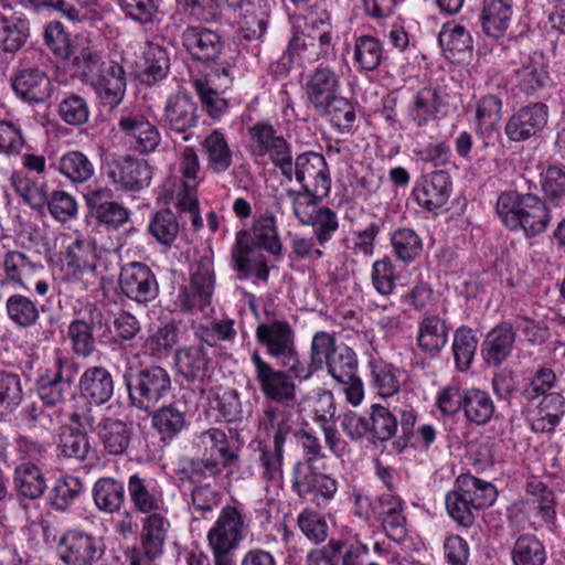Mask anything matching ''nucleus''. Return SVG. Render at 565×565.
Instances as JSON below:
<instances>
[{
    "instance_id": "obj_31",
    "label": "nucleus",
    "mask_w": 565,
    "mask_h": 565,
    "mask_svg": "<svg viewBox=\"0 0 565 565\" xmlns=\"http://www.w3.org/2000/svg\"><path fill=\"white\" fill-rule=\"evenodd\" d=\"M513 8V0H483L480 17L483 32L491 38H502L510 26Z\"/></svg>"
},
{
    "instance_id": "obj_11",
    "label": "nucleus",
    "mask_w": 565,
    "mask_h": 565,
    "mask_svg": "<svg viewBox=\"0 0 565 565\" xmlns=\"http://www.w3.org/2000/svg\"><path fill=\"white\" fill-rule=\"evenodd\" d=\"M548 120V106L536 102L519 108L505 122L504 134L510 141L522 142L537 136Z\"/></svg>"
},
{
    "instance_id": "obj_64",
    "label": "nucleus",
    "mask_w": 565,
    "mask_h": 565,
    "mask_svg": "<svg viewBox=\"0 0 565 565\" xmlns=\"http://www.w3.org/2000/svg\"><path fill=\"white\" fill-rule=\"evenodd\" d=\"M190 286L195 292H199V297L202 299H211L215 287L214 268L211 258L201 257L194 263L190 274Z\"/></svg>"
},
{
    "instance_id": "obj_53",
    "label": "nucleus",
    "mask_w": 565,
    "mask_h": 565,
    "mask_svg": "<svg viewBox=\"0 0 565 565\" xmlns=\"http://www.w3.org/2000/svg\"><path fill=\"white\" fill-rule=\"evenodd\" d=\"M439 107L438 92L431 87H424L414 95L408 114L418 126H423L436 117Z\"/></svg>"
},
{
    "instance_id": "obj_4",
    "label": "nucleus",
    "mask_w": 565,
    "mask_h": 565,
    "mask_svg": "<svg viewBox=\"0 0 565 565\" xmlns=\"http://www.w3.org/2000/svg\"><path fill=\"white\" fill-rule=\"evenodd\" d=\"M247 149L252 157L264 158L268 156L286 179H292L290 146L274 126L266 121H258L247 129Z\"/></svg>"
},
{
    "instance_id": "obj_40",
    "label": "nucleus",
    "mask_w": 565,
    "mask_h": 565,
    "mask_svg": "<svg viewBox=\"0 0 565 565\" xmlns=\"http://www.w3.org/2000/svg\"><path fill=\"white\" fill-rule=\"evenodd\" d=\"M93 499L102 512H118L125 502L124 484L111 477L99 478L93 488Z\"/></svg>"
},
{
    "instance_id": "obj_37",
    "label": "nucleus",
    "mask_w": 565,
    "mask_h": 565,
    "mask_svg": "<svg viewBox=\"0 0 565 565\" xmlns=\"http://www.w3.org/2000/svg\"><path fill=\"white\" fill-rule=\"evenodd\" d=\"M455 490L461 493L476 511L492 505L497 499L495 487L472 475H461L456 480Z\"/></svg>"
},
{
    "instance_id": "obj_18",
    "label": "nucleus",
    "mask_w": 565,
    "mask_h": 565,
    "mask_svg": "<svg viewBox=\"0 0 565 565\" xmlns=\"http://www.w3.org/2000/svg\"><path fill=\"white\" fill-rule=\"evenodd\" d=\"M232 258L234 268L241 274V277L246 278L255 275L259 280H268L269 268L267 262L262 254L255 252L250 235L247 232L241 231L237 233Z\"/></svg>"
},
{
    "instance_id": "obj_41",
    "label": "nucleus",
    "mask_w": 565,
    "mask_h": 565,
    "mask_svg": "<svg viewBox=\"0 0 565 565\" xmlns=\"http://www.w3.org/2000/svg\"><path fill=\"white\" fill-rule=\"evenodd\" d=\"M260 478L268 486L281 487L284 480L285 449L260 441L258 444Z\"/></svg>"
},
{
    "instance_id": "obj_21",
    "label": "nucleus",
    "mask_w": 565,
    "mask_h": 565,
    "mask_svg": "<svg viewBox=\"0 0 565 565\" xmlns=\"http://www.w3.org/2000/svg\"><path fill=\"white\" fill-rule=\"evenodd\" d=\"M12 88L22 100L30 104L44 103L53 92L50 77L38 67L20 70L12 77Z\"/></svg>"
},
{
    "instance_id": "obj_44",
    "label": "nucleus",
    "mask_w": 565,
    "mask_h": 565,
    "mask_svg": "<svg viewBox=\"0 0 565 565\" xmlns=\"http://www.w3.org/2000/svg\"><path fill=\"white\" fill-rule=\"evenodd\" d=\"M494 412L495 406L488 392L471 388L463 393V414L469 422L484 425L490 422Z\"/></svg>"
},
{
    "instance_id": "obj_39",
    "label": "nucleus",
    "mask_w": 565,
    "mask_h": 565,
    "mask_svg": "<svg viewBox=\"0 0 565 565\" xmlns=\"http://www.w3.org/2000/svg\"><path fill=\"white\" fill-rule=\"evenodd\" d=\"M206 169L215 174L226 172L233 164V151L224 134L213 130L202 141Z\"/></svg>"
},
{
    "instance_id": "obj_45",
    "label": "nucleus",
    "mask_w": 565,
    "mask_h": 565,
    "mask_svg": "<svg viewBox=\"0 0 565 565\" xmlns=\"http://www.w3.org/2000/svg\"><path fill=\"white\" fill-rule=\"evenodd\" d=\"M526 196L527 193L514 190L504 191L498 196L495 212L501 223L511 232H519Z\"/></svg>"
},
{
    "instance_id": "obj_1",
    "label": "nucleus",
    "mask_w": 565,
    "mask_h": 565,
    "mask_svg": "<svg viewBox=\"0 0 565 565\" xmlns=\"http://www.w3.org/2000/svg\"><path fill=\"white\" fill-rule=\"evenodd\" d=\"M255 369V380L263 395L277 404L294 405L297 399L296 380H309V372L303 367V360L278 362L284 369H275L266 361L258 349L250 353Z\"/></svg>"
},
{
    "instance_id": "obj_50",
    "label": "nucleus",
    "mask_w": 565,
    "mask_h": 565,
    "mask_svg": "<svg viewBox=\"0 0 565 565\" xmlns=\"http://www.w3.org/2000/svg\"><path fill=\"white\" fill-rule=\"evenodd\" d=\"M511 557L513 565H544L546 551L535 535L522 534L513 544Z\"/></svg>"
},
{
    "instance_id": "obj_48",
    "label": "nucleus",
    "mask_w": 565,
    "mask_h": 565,
    "mask_svg": "<svg viewBox=\"0 0 565 565\" xmlns=\"http://www.w3.org/2000/svg\"><path fill=\"white\" fill-rule=\"evenodd\" d=\"M337 347L335 337L327 331H318L313 334L310 344V361L303 360V367H307L309 377L317 371H321L330 359L335 354Z\"/></svg>"
},
{
    "instance_id": "obj_3",
    "label": "nucleus",
    "mask_w": 565,
    "mask_h": 565,
    "mask_svg": "<svg viewBox=\"0 0 565 565\" xmlns=\"http://www.w3.org/2000/svg\"><path fill=\"white\" fill-rule=\"evenodd\" d=\"M0 268L2 284L18 290L29 291L34 287L36 295L43 297L50 291L44 266L20 250L3 254Z\"/></svg>"
},
{
    "instance_id": "obj_17",
    "label": "nucleus",
    "mask_w": 565,
    "mask_h": 565,
    "mask_svg": "<svg viewBox=\"0 0 565 565\" xmlns=\"http://www.w3.org/2000/svg\"><path fill=\"white\" fill-rule=\"evenodd\" d=\"M127 488L130 502L137 512L149 515L160 513L163 509V492L154 479L134 473L128 479Z\"/></svg>"
},
{
    "instance_id": "obj_7",
    "label": "nucleus",
    "mask_w": 565,
    "mask_h": 565,
    "mask_svg": "<svg viewBox=\"0 0 565 565\" xmlns=\"http://www.w3.org/2000/svg\"><path fill=\"white\" fill-rule=\"evenodd\" d=\"M246 523L242 512L233 505L222 508L207 532V542L213 555H232L245 537Z\"/></svg>"
},
{
    "instance_id": "obj_42",
    "label": "nucleus",
    "mask_w": 565,
    "mask_h": 565,
    "mask_svg": "<svg viewBox=\"0 0 565 565\" xmlns=\"http://www.w3.org/2000/svg\"><path fill=\"white\" fill-rule=\"evenodd\" d=\"M525 492L531 497L536 515L552 530L556 520L555 494L553 490L540 479L532 478L525 484Z\"/></svg>"
},
{
    "instance_id": "obj_43",
    "label": "nucleus",
    "mask_w": 565,
    "mask_h": 565,
    "mask_svg": "<svg viewBox=\"0 0 565 565\" xmlns=\"http://www.w3.org/2000/svg\"><path fill=\"white\" fill-rule=\"evenodd\" d=\"M4 308L9 320L19 328H31L40 319V310L36 302L22 294L9 296Z\"/></svg>"
},
{
    "instance_id": "obj_52",
    "label": "nucleus",
    "mask_w": 565,
    "mask_h": 565,
    "mask_svg": "<svg viewBox=\"0 0 565 565\" xmlns=\"http://www.w3.org/2000/svg\"><path fill=\"white\" fill-rule=\"evenodd\" d=\"M169 71V57L167 52L158 44H148L143 52L141 65V82L152 85L163 79Z\"/></svg>"
},
{
    "instance_id": "obj_30",
    "label": "nucleus",
    "mask_w": 565,
    "mask_h": 565,
    "mask_svg": "<svg viewBox=\"0 0 565 565\" xmlns=\"http://www.w3.org/2000/svg\"><path fill=\"white\" fill-rule=\"evenodd\" d=\"M151 425L161 440H172L189 425L185 404L174 401L153 411Z\"/></svg>"
},
{
    "instance_id": "obj_10",
    "label": "nucleus",
    "mask_w": 565,
    "mask_h": 565,
    "mask_svg": "<svg viewBox=\"0 0 565 565\" xmlns=\"http://www.w3.org/2000/svg\"><path fill=\"white\" fill-rule=\"evenodd\" d=\"M199 118L198 105L188 93L178 92L168 97L163 121L171 132L181 135L182 140H192V129L198 126Z\"/></svg>"
},
{
    "instance_id": "obj_12",
    "label": "nucleus",
    "mask_w": 565,
    "mask_h": 565,
    "mask_svg": "<svg viewBox=\"0 0 565 565\" xmlns=\"http://www.w3.org/2000/svg\"><path fill=\"white\" fill-rule=\"evenodd\" d=\"M107 178L118 189L138 192L150 184L151 167L143 159L125 156L108 163Z\"/></svg>"
},
{
    "instance_id": "obj_29",
    "label": "nucleus",
    "mask_w": 565,
    "mask_h": 565,
    "mask_svg": "<svg viewBox=\"0 0 565 565\" xmlns=\"http://www.w3.org/2000/svg\"><path fill=\"white\" fill-rule=\"evenodd\" d=\"M515 342V332L511 323L502 322L486 337L481 353L487 364L499 366L511 354Z\"/></svg>"
},
{
    "instance_id": "obj_15",
    "label": "nucleus",
    "mask_w": 565,
    "mask_h": 565,
    "mask_svg": "<svg viewBox=\"0 0 565 565\" xmlns=\"http://www.w3.org/2000/svg\"><path fill=\"white\" fill-rule=\"evenodd\" d=\"M103 550L96 537L79 531H68L60 542V557L67 565H92Z\"/></svg>"
},
{
    "instance_id": "obj_16",
    "label": "nucleus",
    "mask_w": 565,
    "mask_h": 565,
    "mask_svg": "<svg viewBox=\"0 0 565 565\" xmlns=\"http://www.w3.org/2000/svg\"><path fill=\"white\" fill-rule=\"evenodd\" d=\"M90 85L104 106H118L125 97L127 86L124 66L116 61H107Z\"/></svg>"
},
{
    "instance_id": "obj_60",
    "label": "nucleus",
    "mask_w": 565,
    "mask_h": 565,
    "mask_svg": "<svg viewBox=\"0 0 565 565\" xmlns=\"http://www.w3.org/2000/svg\"><path fill=\"white\" fill-rule=\"evenodd\" d=\"M391 243L398 260L412 263L418 258L423 252V242L412 228H398L391 237Z\"/></svg>"
},
{
    "instance_id": "obj_51",
    "label": "nucleus",
    "mask_w": 565,
    "mask_h": 565,
    "mask_svg": "<svg viewBox=\"0 0 565 565\" xmlns=\"http://www.w3.org/2000/svg\"><path fill=\"white\" fill-rule=\"evenodd\" d=\"M180 222L169 209L160 210L148 224L149 234L162 246L171 247L180 232Z\"/></svg>"
},
{
    "instance_id": "obj_61",
    "label": "nucleus",
    "mask_w": 565,
    "mask_h": 565,
    "mask_svg": "<svg viewBox=\"0 0 565 565\" xmlns=\"http://www.w3.org/2000/svg\"><path fill=\"white\" fill-rule=\"evenodd\" d=\"M544 201L557 206L565 202V167L550 166L541 173Z\"/></svg>"
},
{
    "instance_id": "obj_6",
    "label": "nucleus",
    "mask_w": 565,
    "mask_h": 565,
    "mask_svg": "<svg viewBox=\"0 0 565 565\" xmlns=\"http://www.w3.org/2000/svg\"><path fill=\"white\" fill-rule=\"evenodd\" d=\"M255 339L265 349L267 355L277 362L302 360L296 345L295 330L285 319L258 323L255 329Z\"/></svg>"
},
{
    "instance_id": "obj_20",
    "label": "nucleus",
    "mask_w": 565,
    "mask_h": 565,
    "mask_svg": "<svg viewBox=\"0 0 565 565\" xmlns=\"http://www.w3.org/2000/svg\"><path fill=\"white\" fill-rule=\"evenodd\" d=\"M86 204L96 220L108 228L117 230L128 222L129 211L113 200L109 189H97L87 192Z\"/></svg>"
},
{
    "instance_id": "obj_25",
    "label": "nucleus",
    "mask_w": 565,
    "mask_h": 565,
    "mask_svg": "<svg viewBox=\"0 0 565 565\" xmlns=\"http://www.w3.org/2000/svg\"><path fill=\"white\" fill-rule=\"evenodd\" d=\"M450 178L443 170L425 175L414 189L416 202L424 209L433 211L441 207L450 195Z\"/></svg>"
},
{
    "instance_id": "obj_8",
    "label": "nucleus",
    "mask_w": 565,
    "mask_h": 565,
    "mask_svg": "<svg viewBox=\"0 0 565 565\" xmlns=\"http://www.w3.org/2000/svg\"><path fill=\"white\" fill-rule=\"evenodd\" d=\"M170 522L163 513L149 514L142 520L140 548L130 555V565H157L154 559L163 554Z\"/></svg>"
},
{
    "instance_id": "obj_32",
    "label": "nucleus",
    "mask_w": 565,
    "mask_h": 565,
    "mask_svg": "<svg viewBox=\"0 0 565 565\" xmlns=\"http://www.w3.org/2000/svg\"><path fill=\"white\" fill-rule=\"evenodd\" d=\"M100 312L90 308L89 319H74L67 328V337L71 341L72 351L75 355L87 358L96 350L93 330L96 323H100Z\"/></svg>"
},
{
    "instance_id": "obj_36",
    "label": "nucleus",
    "mask_w": 565,
    "mask_h": 565,
    "mask_svg": "<svg viewBox=\"0 0 565 565\" xmlns=\"http://www.w3.org/2000/svg\"><path fill=\"white\" fill-rule=\"evenodd\" d=\"M43 471L33 462H22L14 468L13 489L29 500L40 499L46 490Z\"/></svg>"
},
{
    "instance_id": "obj_57",
    "label": "nucleus",
    "mask_w": 565,
    "mask_h": 565,
    "mask_svg": "<svg viewBox=\"0 0 565 565\" xmlns=\"http://www.w3.org/2000/svg\"><path fill=\"white\" fill-rule=\"evenodd\" d=\"M255 252L264 248L273 255H280L282 245L278 237L276 220L273 215L260 216L253 226V237Z\"/></svg>"
},
{
    "instance_id": "obj_23",
    "label": "nucleus",
    "mask_w": 565,
    "mask_h": 565,
    "mask_svg": "<svg viewBox=\"0 0 565 565\" xmlns=\"http://www.w3.org/2000/svg\"><path fill=\"white\" fill-rule=\"evenodd\" d=\"M374 512L387 537L397 543L406 537L407 521L401 498L391 493L382 494L377 499Z\"/></svg>"
},
{
    "instance_id": "obj_27",
    "label": "nucleus",
    "mask_w": 565,
    "mask_h": 565,
    "mask_svg": "<svg viewBox=\"0 0 565 565\" xmlns=\"http://www.w3.org/2000/svg\"><path fill=\"white\" fill-rule=\"evenodd\" d=\"M97 435L108 455L122 456L132 439V424L115 417H104L98 424Z\"/></svg>"
},
{
    "instance_id": "obj_34",
    "label": "nucleus",
    "mask_w": 565,
    "mask_h": 565,
    "mask_svg": "<svg viewBox=\"0 0 565 565\" xmlns=\"http://www.w3.org/2000/svg\"><path fill=\"white\" fill-rule=\"evenodd\" d=\"M97 260V244L90 237H77L66 247L65 264L76 277L95 270Z\"/></svg>"
},
{
    "instance_id": "obj_55",
    "label": "nucleus",
    "mask_w": 565,
    "mask_h": 565,
    "mask_svg": "<svg viewBox=\"0 0 565 565\" xmlns=\"http://www.w3.org/2000/svg\"><path fill=\"white\" fill-rule=\"evenodd\" d=\"M477 347L478 339L469 327L461 326L454 332L451 350L456 366L460 372L470 367Z\"/></svg>"
},
{
    "instance_id": "obj_28",
    "label": "nucleus",
    "mask_w": 565,
    "mask_h": 565,
    "mask_svg": "<svg viewBox=\"0 0 565 565\" xmlns=\"http://www.w3.org/2000/svg\"><path fill=\"white\" fill-rule=\"evenodd\" d=\"M449 326L439 316L430 315L418 323L416 343L428 358L435 359L448 342Z\"/></svg>"
},
{
    "instance_id": "obj_62",
    "label": "nucleus",
    "mask_w": 565,
    "mask_h": 565,
    "mask_svg": "<svg viewBox=\"0 0 565 565\" xmlns=\"http://www.w3.org/2000/svg\"><path fill=\"white\" fill-rule=\"evenodd\" d=\"M358 364L355 352L351 348L342 345L324 366L335 382L348 383L356 375Z\"/></svg>"
},
{
    "instance_id": "obj_24",
    "label": "nucleus",
    "mask_w": 565,
    "mask_h": 565,
    "mask_svg": "<svg viewBox=\"0 0 565 565\" xmlns=\"http://www.w3.org/2000/svg\"><path fill=\"white\" fill-rule=\"evenodd\" d=\"M212 364V359L203 344L179 348L174 354L177 373L186 382H203Z\"/></svg>"
},
{
    "instance_id": "obj_38",
    "label": "nucleus",
    "mask_w": 565,
    "mask_h": 565,
    "mask_svg": "<svg viewBox=\"0 0 565 565\" xmlns=\"http://www.w3.org/2000/svg\"><path fill=\"white\" fill-rule=\"evenodd\" d=\"M515 73L521 89L526 94H533L550 83L547 64L540 52L527 55Z\"/></svg>"
},
{
    "instance_id": "obj_13",
    "label": "nucleus",
    "mask_w": 565,
    "mask_h": 565,
    "mask_svg": "<svg viewBox=\"0 0 565 565\" xmlns=\"http://www.w3.org/2000/svg\"><path fill=\"white\" fill-rule=\"evenodd\" d=\"M306 191L327 196L331 188L329 168L324 157L317 152L301 153L292 164V175Z\"/></svg>"
},
{
    "instance_id": "obj_19",
    "label": "nucleus",
    "mask_w": 565,
    "mask_h": 565,
    "mask_svg": "<svg viewBox=\"0 0 565 565\" xmlns=\"http://www.w3.org/2000/svg\"><path fill=\"white\" fill-rule=\"evenodd\" d=\"M340 76L329 66L319 65L307 77L306 95L316 110H322L339 95Z\"/></svg>"
},
{
    "instance_id": "obj_58",
    "label": "nucleus",
    "mask_w": 565,
    "mask_h": 565,
    "mask_svg": "<svg viewBox=\"0 0 565 565\" xmlns=\"http://www.w3.org/2000/svg\"><path fill=\"white\" fill-rule=\"evenodd\" d=\"M228 465L224 459H217L215 452L209 456L205 452L201 459L191 460L184 472L191 483L202 486L214 480Z\"/></svg>"
},
{
    "instance_id": "obj_2",
    "label": "nucleus",
    "mask_w": 565,
    "mask_h": 565,
    "mask_svg": "<svg viewBox=\"0 0 565 565\" xmlns=\"http://www.w3.org/2000/svg\"><path fill=\"white\" fill-rule=\"evenodd\" d=\"M124 381L130 404L145 412L153 409L172 386L169 372L158 365L147 366L135 374L126 372Z\"/></svg>"
},
{
    "instance_id": "obj_35",
    "label": "nucleus",
    "mask_w": 565,
    "mask_h": 565,
    "mask_svg": "<svg viewBox=\"0 0 565 565\" xmlns=\"http://www.w3.org/2000/svg\"><path fill=\"white\" fill-rule=\"evenodd\" d=\"M259 428L271 436V445L285 449L289 435L294 433L291 414L282 407L268 404L263 409Z\"/></svg>"
},
{
    "instance_id": "obj_47",
    "label": "nucleus",
    "mask_w": 565,
    "mask_h": 565,
    "mask_svg": "<svg viewBox=\"0 0 565 565\" xmlns=\"http://www.w3.org/2000/svg\"><path fill=\"white\" fill-rule=\"evenodd\" d=\"M502 116V100L495 95L482 96L476 104L477 132L487 137L498 129Z\"/></svg>"
},
{
    "instance_id": "obj_49",
    "label": "nucleus",
    "mask_w": 565,
    "mask_h": 565,
    "mask_svg": "<svg viewBox=\"0 0 565 565\" xmlns=\"http://www.w3.org/2000/svg\"><path fill=\"white\" fill-rule=\"evenodd\" d=\"M384 57L381 41L372 35H361L354 41L353 60L360 71L373 72L379 68Z\"/></svg>"
},
{
    "instance_id": "obj_26",
    "label": "nucleus",
    "mask_w": 565,
    "mask_h": 565,
    "mask_svg": "<svg viewBox=\"0 0 565 565\" xmlns=\"http://www.w3.org/2000/svg\"><path fill=\"white\" fill-rule=\"evenodd\" d=\"M114 379L104 366L87 367L78 380L79 394L90 404L104 405L114 394Z\"/></svg>"
},
{
    "instance_id": "obj_46",
    "label": "nucleus",
    "mask_w": 565,
    "mask_h": 565,
    "mask_svg": "<svg viewBox=\"0 0 565 565\" xmlns=\"http://www.w3.org/2000/svg\"><path fill=\"white\" fill-rule=\"evenodd\" d=\"M57 170L73 183H85L94 175L95 167L84 152L73 150L58 159Z\"/></svg>"
},
{
    "instance_id": "obj_56",
    "label": "nucleus",
    "mask_w": 565,
    "mask_h": 565,
    "mask_svg": "<svg viewBox=\"0 0 565 565\" xmlns=\"http://www.w3.org/2000/svg\"><path fill=\"white\" fill-rule=\"evenodd\" d=\"M285 194L292 206L294 215L302 225H308L313 222L315 216L322 207L319 206V201L324 198L319 196L318 193L306 190L295 191L288 189Z\"/></svg>"
},
{
    "instance_id": "obj_59",
    "label": "nucleus",
    "mask_w": 565,
    "mask_h": 565,
    "mask_svg": "<svg viewBox=\"0 0 565 565\" xmlns=\"http://www.w3.org/2000/svg\"><path fill=\"white\" fill-rule=\"evenodd\" d=\"M61 455L65 458L85 460L90 451V444L86 433L68 426L61 428L57 445Z\"/></svg>"
},
{
    "instance_id": "obj_5",
    "label": "nucleus",
    "mask_w": 565,
    "mask_h": 565,
    "mask_svg": "<svg viewBox=\"0 0 565 565\" xmlns=\"http://www.w3.org/2000/svg\"><path fill=\"white\" fill-rule=\"evenodd\" d=\"M79 366L71 359L57 355L51 367L36 381V391L41 401L50 406L64 403L73 396V384Z\"/></svg>"
},
{
    "instance_id": "obj_14",
    "label": "nucleus",
    "mask_w": 565,
    "mask_h": 565,
    "mask_svg": "<svg viewBox=\"0 0 565 565\" xmlns=\"http://www.w3.org/2000/svg\"><path fill=\"white\" fill-rule=\"evenodd\" d=\"M181 40L191 56L202 63L216 61L224 46V41L217 31L202 25L186 26Z\"/></svg>"
},
{
    "instance_id": "obj_54",
    "label": "nucleus",
    "mask_w": 565,
    "mask_h": 565,
    "mask_svg": "<svg viewBox=\"0 0 565 565\" xmlns=\"http://www.w3.org/2000/svg\"><path fill=\"white\" fill-rule=\"evenodd\" d=\"M84 491V483L77 477L66 475L54 482L49 492L50 504L60 511L66 510Z\"/></svg>"
},
{
    "instance_id": "obj_63",
    "label": "nucleus",
    "mask_w": 565,
    "mask_h": 565,
    "mask_svg": "<svg viewBox=\"0 0 565 565\" xmlns=\"http://www.w3.org/2000/svg\"><path fill=\"white\" fill-rule=\"evenodd\" d=\"M397 419L385 406L374 404L369 418V433L380 441H387L397 431Z\"/></svg>"
},
{
    "instance_id": "obj_9",
    "label": "nucleus",
    "mask_w": 565,
    "mask_h": 565,
    "mask_svg": "<svg viewBox=\"0 0 565 565\" xmlns=\"http://www.w3.org/2000/svg\"><path fill=\"white\" fill-rule=\"evenodd\" d=\"M119 287L125 296L138 303H148L159 294L154 273L139 262H131L121 267Z\"/></svg>"
},
{
    "instance_id": "obj_22",
    "label": "nucleus",
    "mask_w": 565,
    "mask_h": 565,
    "mask_svg": "<svg viewBox=\"0 0 565 565\" xmlns=\"http://www.w3.org/2000/svg\"><path fill=\"white\" fill-rule=\"evenodd\" d=\"M30 23L21 13H0V63H7L26 43Z\"/></svg>"
},
{
    "instance_id": "obj_33",
    "label": "nucleus",
    "mask_w": 565,
    "mask_h": 565,
    "mask_svg": "<svg viewBox=\"0 0 565 565\" xmlns=\"http://www.w3.org/2000/svg\"><path fill=\"white\" fill-rule=\"evenodd\" d=\"M525 209L521 213L519 232H523L526 238H533L543 234L552 220L547 203L540 196L527 193Z\"/></svg>"
}]
</instances>
